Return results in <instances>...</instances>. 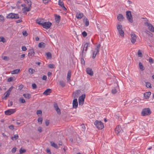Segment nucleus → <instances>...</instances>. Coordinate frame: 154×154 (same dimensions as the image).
I'll return each instance as SVG.
<instances>
[{
	"label": "nucleus",
	"instance_id": "412c9836",
	"mask_svg": "<svg viewBox=\"0 0 154 154\" xmlns=\"http://www.w3.org/2000/svg\"><path fill=\"white\" fill-rule=\"evenodd\" d=\"M151 94L150 91L146 92L144 94V97L145 99H147L149 98Z\"/></svg>",
	"mask_w": 154,
	"mask_h": 154
},
{
	"label": "nucleus",
	"instance_id": "49530a36",
	"mask_svg": "<svg viewBox=\"0 0 154 154\" xmlns=\"http://www.w3.org/2000/svg\"><path fill=\"white\" fill-rule=\"evenodd\" d=\"M81 63L82 64H83L84 65H85V61L83 59V57L81 58Z\"/></svg>",
	"mask_w": 154,
	"mask_h": 154
},
{
	"label": "nucleus",
	"instance_id": "473e14b6",
	"mask_svg": "<svg viewBox=\"0 0 154 154\" xmlns=\"http://www.w3.org/2000/svg\"><path fill=\"white\" fill-rule=\"evenodd\" d=\"M45 55L47 56L48 58L51 59L52 57L51 54L50 52H48L45 54Z\"/></svg>",
	"mask_w": 154,
	"mask_h": 154
},
{
	"label": "nucleus",
	"instance_id": "5fc2aeb1",
	"mask_svg": "<svg viewBox=\"0 0 154 154\" xmlns=\"http://www.w3.org/2000/svg\"><path fill=\"white\" fill-rule=\"evenodd\" d=\"M13 80V79L12 77H10L8 79V82H11Z\"/></svg>",
	"mask_w": 154,
	"mask_h": 154
},
{
	"label": "nucleus",
	"instance_id": "864d4df0",
	"mask_svg": "<svg viewBox=\"0 0 154 154\" xmlns=\"http://www.w3.org/2000/svg\"><path fill=\"white\" fill-rule=\"evenodd\" d=\"M32 87L33 89H35L37 88V85L35 83H33L32 84Z\"/></svg>",
	"mask_w": 154,
	"mask_h": 154
},
{
	"label": "nucleus",
	"instance_id": "603ef678",
	"mask_svg": "<svg viewBox=\"0 0 154 154\" xmlns=\"http://www.w3.org/2000/svg\"><path fill=\"white\" fill-rule=\"evenodd\" d=\"M149 62L151 63H153V60L151 57H150L149 58Z\"/></svg>",
	"mask_w": 154,
	"mask_h": 154
},
{
	"label": "nucleus",
	"instance_id": "4c0bfd02",
	"mask_svg": "<svg viewBox=\"0 0 154 154\" xmlns=\"http://www.w3.org/2000/svg\"><path fill=\"white\" fill-rule=\"evenodd\" d=\"M19 101L22 103H24L26 102L25 100L22 97L20 98L19 99Z\"/></svg>",
	"mask_w": 154,
	"mask_h": 154
},
{
	"label": "nucleus",
	"instance_id": "052dcab7",
	"mask_svg": "<svg viewBox=\"0 0 154 154\" xmlns=\"http://www.w3.org/2000/svg\"><path fill=\"white\" fill-rule=\"evenodd\" d=\"M22 49L23 51H25L27 50L26 47L25 46H23L22 47Z\"/></svg>",
	"mask_w": 154,
	"mask_h": 154
},
{
	"label": "nucleus",
	"instance_id": "dca6fc26",
	"mask_svg": "<svg viewBox=\"0 0 154 154\" xmlns=\"http://www.w3.org/2000/svg\"><path fill=\"white\" fill-rule=\"evenodd\" d=\"M119 89V85L118 84H117V86L112 90V93L113 94H115L117 93L118 90Z\"/></svg>",
	"mask_w": 154,
	"mask_h": 154
},
{
	"label": "nucleus",
	"instance_id": "6e6552de",
	"mask_svg": "<svg viewBox=\"0 0 154 154\" xmlns=\"http://www.w3.org/2000/svg\"><path fill=\"white\" fill-rule=\"evenodd\" d=\"M51 24V23L49 22H44L42 26L44 28L48 29L50 27Z\"/></svg>",
	"mask_w": 154,
	"mask_h": 154
},
{
	"label": "nucleus",
	"instance_id": "9b49d317",
	"mask_svg": "<svg viewBox=\"0 0 154 154\" xmlns=\"http://www.w3.org/2000/svg\"><path fill=\"white\" fill-rule=\"evenodd\" d=\"M54 107L57 111V114H60L61 113L60 110L59 108L57 103H54Z\"/></svg>",
	"mask_w": 154,
	"mask_h": 154
},
{
	"label": "nucleus",
	"instance_id": "f03ea898",
	"mask_svg": "<svg viewBox=\"0 0 154 154\" xmlns=\"http://www.w3.org/2000/svg\"><path fill=\"white\" fill-rule=\"evenodd\" d=\"M94 124L95 126L99 129H102L104 128L103 124L100 121L96 120Z\"/></svg>",
	"mask_w": 154,
	"mask_h": 154
},
{
	"label": "nucleus",
	"instance_id": "de8ad7c7",
	"mask_svg": "<svg viewBox=\"0 0 154 154\" xmlns=\"http://www.w3.org/2000/svg\"><path fill=\"white\" fill-rule=\"evenodd\" d=\"M82 35L84 37H85L87 36V33L85 31H84L82 32Z\"/></svg>",
	"mask_w": 154,
	"mask_h": 154
},
{
	"label": "nucleus",
	"instance_id": "c85d7f7f",
	"mask_svg": "<svg viewBox=\"0 0 154 154\" xmlns=\"http://www.w3.org/2000/svg\"><path fill=\"white\" fill-rule=\"evenodd\" d=\"M71 71L69 70L67 74V81H69L70 80V78L71 77Z\"/></svg>",
	"mask_w": 154,
	"mask_h": 154
},
{
	"label": "nucleus",
	"instance_id": "c756f323",
	"mask_svg": "<svg viewBox=\"0 0 154 154\" xmlns=\"http://www.w3.org/2000/svg\"><path fill=\"white\" fill-rule=\"evenodd\" d=\"M20 71V69H16L15 70H13L11 71V73L12 74H17L19 73V72Z\"/></svg>",
	"mask_w": 154,
	"mask_h": 154
},
{
	"label": "nucleus",
	"instance_id": "c03bdc74",
	"mask_svg": "<svg viewBox=\"0 0 154 154\" xmlns=\"http://www.w3.org/2000/svg\"><path fill=\"white\" fill-rule=\"evenodd\" d=\"M72 97L74 98H77L78 97V94L75 92H74L72 94Z\"/></svg>",
	"mask_w": 154,
	"mask_h": 154
},
{
	"label": "nucleus",
	"instance_id": "bf43d9fd",
	"mask_svg": "<svg viewBox=\"0 0 154 154\" xmlns=\"http://www.w3.org/2000/svg\"><path fill=\"white\" fill-rule=\"evenodd\" d=\"M16 148L14 147L11 150V152H12V153H14L16 152Z\"/></svg>",
	"mask_w": 154,
	"mask_h": 154
},
{
	"label": "nucleus",
	"instance_id": "09e8293b",
	"mask_svg": "<svg viewBox=\"0 0 154 154\" xmlns=\"http://www.w3.org/2000/svg\"><path fill=\"white\" fill-rule=\"evenodd\" d=\"M14 87L13 86H11V87H10L8 90L7 91H6L8 93H9L10 94L12 90V89Z\"/></svg>",
	"mask_w": 154,
	"mask_h": 154
},
{
	"label": "nucleus",
	"instance_id": "a878e982",
	"mask_svg": "<svg viewBox=\"0 0 154 154\" xmlns=\"http://www.w3.org/2000/svg\"><path fill=\"white\" fill-rule=\"evenodd\" d=\"M44 22L43 19L39 20L37 19V23L39 24L42 25V26L44 24Z\"/></svg>",
	"mask_w": 154,
	"mask_h": 154
},
{
	"label": "nucleus",
	"instance_id": "7c9ffc66",
	"mask_svg": "<svg viewBox=\"0 0 154 154\" xmlns=\"http://www.w3.org/2000/svg\"><path fill=\"white\" fill-rule=\"evenodd\" d=\"M23 96L26 98L29 99L31 98V95L29 94H24Z\"/></svg>",
	"mask_w": 154,
	"mask_h": 154
},
{
	"label": "nucleus",
	"instance_id": "72a5a7b5",
	"mask_svg": "<svg viewBox=\"0 0 154 154\" xmlns=\"http://www.w3.org/2000/svg\"><path fill=\"white\" fill-rule=\"evenodd\" d=\"M25 2L27 3L28 6L31 7L32 2L30 0H24Z\"/></svg>",
	"mask_w": 154,
	"mask_h": 154
},
{
	"label": "nucleus",
	"instance_id": "7ed1b4c3",
	"mask_svg": "<svg viewBox=\"0 0 154 154\" xmlns=\"http://www.w3.org/2000/svg\"><path fill=\"white\" fill-rule=\"evenodd\" d=\"M151 113V112L149 108H145L143 109L141 112V115L143 116H148L150 115Z\"/></svg>",
	"mask_w": 154,
	"mask_h": 154
},
{
	"label": "nucleus",
	"instance_id": "c9c22d12",
	"mask_svg": "<svg viewBox=\"0 0 154 154\" xmlns=\"http://www.w3.org/2000/svg\"><path fill=\"white\" fill-rule=\"evenodd\" d=\"M145 32L149 35L152 37L153 36V34L147 30H146L145 31Z\"/></svg>",
	"mask_w": 154,
	"mask_h": 154
},
{
	"label": "nucleus",
	"instance_id": "f8f14e48",
	"mask_svg": "<svg viewBox=\"0 0 154 154\" xmlns=\"http://www.w3.org/2000/svg\"><path fill=\"white\" fill-rule=\"evenodd\" d=\"M78 106V103L77 100V99H75L73 100L72 102V106L74 108L76 109Z\"/></svg>",
	"mask_w": 154,
	"mask_h": 154
},
{
	"label": "nucleus",
	"instance_id": "39448f33",
	"mask_svg": "<svg viewBox=\"0 0 154 154\" xmlns=\"http://www.w3.org/2000/svg\"><path fill=\"white\" fill-rule=\"evenodd\" d=\"M7 18L17 19L19 18L18 14L13 13H10L8 14L6 17Z\"/></svg>",
	"mask_w": 154,
	"mask_h": 154
},
{
	"label": "nucleus",
	"instance_id": "a211bd4d",
	"mask_svg": "<svg viewBox=\"0 0 154 154\" xmlns=\"http://www.w3.org/2000/svg\"><path fill=\"white\" fill-rule=\"evenodd\" d=\"M131 41L132 44L135 43V34L134 32H132L131 34Z\"/></svg>",
	"mask_w": 154,
	"mask_h": 154
},
{
	"label": "nucleus",
	"instance_id": "774afa93",
	"mask_svg": "<svg viewBox=\"0 0 154 154\" xmlns=\"http://www.w3.org/2000/svg\"><path fill=\"white\" fill-rule=\"evenodd\" d=\"M23 87V85H20L18 87V89L19 90H21Z\"/></svg>",
	"mask_w": 154,
	"mask_h": 154
},
{
	"label": "nucleus",
	"instance_id": "a19ab883",
	"mask_svg": "<svg viewBox=\"0 0 154 154\" xmlns=\"http://www.w3.org/2000/svg\"><path fill=\"white\" fill-rule=\"evenodd\" d=\"M146 86L148 88H151V84L149 82H146Z\"/></svg>",
	"mask_w": 154,
	"mask_h": 154
},
{
	"label": "nucleus",
	"instance_id": "4d7b16f0",
	"mask_svg": "<svg viewBox=\"0 0 154 154\" xmlns=\"http://www.w3.org/2000/svg\"><path fill=\"white\" fill-rule=\"evenodd\" d=\"M43 2L45 4H47L51 1V0H42Z\"/></svg>",
	"mask_w": 154,
	"mask_h": 154
},
{
	"label": "nucleus",
	"instance_id": "4468645a",
	"mask_svg": "<svg viewBox=\"0 0 154 154\" xmlns=\"http://www.w3.org/2000/svg\"><path fill=\"white\" fill-rule=\"evenodd\" d=\"M35 54V51L33 49H30L29 51L28 55L30 57V56L31 57L33 56Z\"/></svg>",
	"mask_w": 154,
	"mask_h": 154
},
{
	"label": "nucleus",
	"instance_id": "cd10ccee",
	"mask_svg": "<svg viewBox=\"0 0 154 154\" xmlns=\"http://www.w3.org/2000/svg\"><path fill=\"white\" fill-rule=\"evenodd\" d=\"M83 16L82 13H77L76 15V17L77 19H81Z\"/></svg>",
	"mask_w": 154,
	"mask_h": 154
},
{
	"label": "nucleus",
	"instance_id": "4be33fe9",
	"mask_svg": "<svg viewBox=\"0 0 154 154\" xmlns=\"http://www.w3.org/2000/svg\"><path fill=\"white\" fill-rule=\"evenodd\" d=\"M51 92V90L50 89H46L43 93L44 95H49Z\"/></svg>",
	"mask_w": 154,
	"mask_h": 154
},
{
	"label": "nucleus",
	"instance_id": "ea45409f",
	"mask_svg": "<svg viewBox=\"0 0 154 154\" xmlns=\"http://www.w3.org/2000/svg\"><path fill=\"white\" fill-rule=\"evenodd\" d=\"M137 55L139 57H142V52L140 50H139L137 53Z\"/></svg>",
	"mask_w": 154,
	"mask_h": 154
},
{
	"label": "nucleus",
	"instance_id": "6e6d98bb",
	"mask_svg": "<svg viewBox=\"0 0 154 154\" xmlns=\"http://www.w3.org/2000/svg\"><path fill=\"white\" fill-rule=\"evenodd\" d=\"M81 127L82 129V131H85V125L83 124L81 125Z\"/></svg>",
	"mask_w": 154,
	"mask_h": 154
},
{
	"label": "nucleus",
	"instance_id": "f257e3e1",
	"mask_svg": "<svg viewBox=\"0 0 154 154\" xmlns=\"http://www.w3.org/2000/svg\"><path fill=\"white\" fill-rule=\"evenodd\" d=\"M117 29L120 35L122 37H124V32L122 30V25L120 23H118L116 25Z\"/></svg>",
	"mask_w": 154,
	"mask_h": 154
},
{
	"label": "nucleus",
	"instance_id": "2f4dec72",
	"mask_svg": "<svg viewBox=\"0 0 154 154\" xmlns=\"http://www.w3.org/2000/svg\"><path fill=\"white\" fill-rule=\"evenodd\" d=\"M51 146L56 149H58L59 148L58 145L56 143H55L53 142H51Z\"/></svg>",
	"mask_w": 154,
	"mask_h": 154
},
{
	"label": "nucleus",
	"instance_id": "58836bf2",
	"mask_svg": "<svg viewBox=\"0 0 154 154\" xmlns=\"http://www.w3.org/2000/svg\"><path fill=\"white\" fill-rule=\"evenodd\" d=\"M29 73L32 74L35 72V70L32 68H30L29 69Z\"/></svg>",
	"mask_w": 154,
	"mask_h": 154
},
{
	"label": "nucleus",
	"instance_id": "423d86ee",
	"mask_svg": "<svg viewBox=\"0 0 154 154\" xmlns=\"http://www.w3.org/2000/svg\"><path fill=\"white\" fill-rule=\"evenodd\" d=\"M126 17L130 23H132L133 21L131 12L130 11H128L126 12Z\"/></svg>",
	"mask_w": 154,
	"mask_h": 154
},
{
	"label": "nucleus",
	"instance_id": "f704fd0d",
	"mask_svg": "<svg viewBox=\"0 0 154 154\" xmlns=\"http://www.w3.org/2000/svg\"><path fill=\"white\" fill-rule=\"evenodd\" d=\"M58 5L61 7H64V4L63 2L61 0H59L58 1Z\"/></svg>",
	"mask_w": 154,
	"mask_h": 154
},
{
	"label": "nucleus",
	"instance_id": "69168bd1",
	"mask_svg": "<svg viewBox=\"0 0 154 154\" xmlns=\"http://www.w3.org/2000/svg\"><path fill=\"white\" fill-rule=\"evenodd\" d=\"M9 129H10L11 130H13L14 129V126L13 125H11L9 126Z\"/></svg>",
	"mask_w": 154,
	"mask_h": 154
},
{
	"label": "nucleus",
	"instance_id": "b1692460",
	"mask_svg": "<svg viewBox=\"0 0 154 154\" xmlns=\"http://www.w3.org/2000/svg\"><path fill=\"white\" fill-rule=\"evenodd\" d=\"M117 19L119 21H122L124 19V18L122 14H119L118 16Z\"/></svg>",
	"mask_w": 154,
	"mask_h": 154
},
{
	"label": "nucleus",
	"instance_id": "0e129e2a",
	"mask_svg": "<svg viewBox=\"0 0 154 154\" xmlns=\"http://www.w3.org/2000/svg\"><path fill=\"white\" fill-rule=\"evenodd\" d=\"M45 123L46 125L47 126H48L49 124V120H46L45 121Z\"/></svg>",
	"mask_w": 154,
	"mask_h": 154
},
{
	"label": "nucleus",
	"instance_id": "338daca9",
	"mask_svg": "<svg viewBox=\"0 0 154 154\" xmlns=\"http://www.w3.org/2000/svg\"><path fill=\"white\" fill-rule=\"evenodd\" d=\"M0 20L2 21L4 20V17L2 15H0Z\"/></svg>",
	"mask_w": 154,
	"mask_h": 154
},
{
	"label": "nucleus",
	"instance_id": "5701e85b",
	"mask_svg": "<svg viewBox=\"0 0 154 154\" xmlns=\"http://www.w3.org/2000/svg\"><path fill=\"white\" fill-rule=\"evenodd\" d=\"M31 7L28 6V7H25L22 9V11H23V13H25L26 11H29L30 10V8Z\"/></svg>",
	"mask_w": 154,
	"mask_h": 154
},
{
	"label": "nucleus",
	"instance_id": "f3484780",
	"mask_svg": "<svg viewBox=\"0 0 154 154\" xmlns=\"http://www.w3.org/2000/svg\"><path fill=\"white\" fill-rule=\"evenodd\" d=\"M54 16L55 17V20L56 22L58 23L60 22V17L59 15L57 14H55Z\"/></svg>",
	"mask_w": 154,
	"mask_h": 154
},
{
	"label": "nucleus",
	"instance_id": "79ce46f5",
	"mask_svg": "<svg viewBox=\"0 0 154 154\" xmlns=\"http://www.w3.org/2000/svg\"><path fill=\"white\" fill-rule=\"evenodd\" d=\"M59 83L60 85L62 87H64L65 86L64 82L63 81H60Z\"/></svg>",
	"mask_w": 154,
	"mask_h": 154
},
{
	"label": "nucleus",
	"instance_id": "680f3d73",
	"mask_svg": "<svg viewBox=\"0 0 154 154\" xmlns=\"http://www.w3.org/2000/svg\"><path fill=\"white\" fill-rule=\"evenodd\" d=\"M46 151L47 152V153H48L49 154H51V152L49 148L47 149Z\"/></svg>",
	"mask_w": 154,
	"mask_h": 154
},
{
	"label": "nucleus",
	"instance_id": "ddd939ff",
	"mask_svg": "<svg viewBox=\"0 0 154 154\" xmlns=\"http://www.w3.org/2000/svg\"><path fill=\"white\" fill-rule=\"evenodd\" d=\"M86 72L88 74L91 76H92L93 75V72L91 69L88 68L86 69Z\"/></svg>",
	"mask_w": 154,
	"mask_h": 154
},
{
	"label": "nucleus",
	"instance_id": "0eeeda50",
	"mask_svg": "<svg viewBox=\"0 0 154 154\" xmlns=\"http://www.w3.org/2000/svg\"><path fill=\"white\" fill-rule=\"evenodd\" d=\"M144 24L148 27L149 29L151 32H154V27L152 24L146 22L144 23Z\"/></svg>",
	"mask_w": 154,
	"mask_h": 154
},
{
	"label": "nucleus",
	"instance_id": "e2e57ef3",
	"mask_svg": "<svg viewBox=\"0 0 154 154\" xmlns=\"http://www.w3.org/2000/svg\"><path fill=\"white\" fill-rule=\"evenodd\" d=\"M23 34L24 36H26L28 35V34L26 31H23Z\"/></svg>",
	"mask_w": 154,
	"mask_h": 154
},
{
	"label": "nucleus",
	"instance_id": "393cba45",
	"mask_svg": "<svg viewBox=\"0 0 154 154\" xmlns=\"http://www.w3.org/2000/svg\"><path fill=\"white\" fill-rule=\"evenodd\" d=\"M46 44L43 42L39 43L38 44V47L40 48H44L46 46Z\"/></svg>",
	"mask_w": 154,
	"mask_h": 154
},
{
	"label": "nucleus",
	"instance_id": "3c124183",
	"mask_svg": "<svg viewBox=\"0 0 154 154\" xmlns=\"http://www.w3.org/2000/svg\"><path fill=\"white\" fill-rule=\"evenodd\" d=\"M26 152V150L24 149H22L21 148L20 150V152L21 153H24Z\"/></svg>",
	"mask_w": 154,
	"mask_h": 154
},
{
	"label": "nucleus",
	"instance_id": "13d9d810",
	"mask_svg": "<svg viewBox=\"0 0 154 154\" xmlns=\"http://www.w3.org/2000/svg\"><path fill=\"white\" fill-rule=\"evenodd\" d=\"M36 113L37 115L41 114H42V111L41 110H37L36 112Z\"/></svg>",
	"mask_w": 154,
	"mask_h": 154
},
{
	"label": "nucleus",
	"instance_id": "e433bc0d",
	"mask_svg": "<svg viewBox=\"0 0 154 154\" xmlns=\"http://www.w3.org/2000/svg\"><path fill=\"white\" fill-rule=\"evenodd\" d=\"M18 134H15L13 137H12L11 139L13 140H16L18 138Z\"/></svg>",
	"mask_w": 154,
	"mask_h": 154
},
{
	"label": "nucleus",
	"instance_id": "a18cd8bd",
	"mask_svg": "<svg viewBox=\"0 0 154 154\" xmlns=\"http://www.w3.org/2000/svg\"><path fill=\"white\" fill-rule=\"evenodd\" d=\"M42 118H39L38 119V122H40V124H42Z\"/></svg>",
	"mask_w": 154,
	"mask_h": 154
},
{
	"label": "nucleus",
	"instance_id": "1a4fd4ad",
	"mask_svg": "<svg viewBox=\"0 0 154 154\" xmlns=\"http://www.w3.org/2000/svg\"><path fill=\"white\" fill-rule=\"evenodd\" d=\"M15 112V109H9L5 111V115H10L13 113Z\"/></svg>",
	"mask_w": 154,
	"mask_h": 154
},
{
	"label": "nucleus",
	"instance_id": "20e7f679",
	"mask_svg": "<svg viewBox=\"0 0 154 154\" xmlns=\"http://www.w3.org/2000/svg\"><path fill=\"white\" fill-rule=\"evenodd\" d=\"M100 47V44H99L96 46V47L95 48V51L93 52V54L92 56V58L93 59L95 58L97 54L99 52Z\"/></svg>",
	"mask_w": 154,
	"mask_h": 154
},
{
	"label": "nucleus",
	"instance_id": "aec40b11",
	"mask_svg": "<svg viewBox=\"0 0 154 154\" xmlns=\"http://www.w3.org/2000/svg\"><path fill=\"white\" fill-rule=\"evenodd\" d=\"M85 97V94H82L81 96H80L79 98V101L81 102H84V100Z\"/></svg>",
	"mask_w": 154,
	"mask_h": 154
},
{
	"label": "nucleus",
	"instance_id": "37998d69",
	"mask_svg": "<svg viewBox=\"0 0 154 154\" xmlns=\"http://www.w3.org/2000/svg\"><path fill=\"white\" fill-rule=\"evenodd\" d=\"M0 42L4 43L5 42V39L3 37H0Z\"/></svg>",
	"mask_w": 154,
	"mask_h": 154
},
{
	"label": "nucleus",
	"instance_id": "2eb2a0df",
	"mask_svg": "<svg viewBox=\"0 0 154 154\" xmlns=\"http://www.w3.org/2000/svg\"><path fill=\"white\" fill-rule=\"evenodd\" d=\"M115 130L116 133H117V134H118L121 132L122 129L119 125H118L116 128Z\"/></svg>",
	"mask_w": 154,
	"mask_h": 154
},
{
	"label": "nucleus",
	"instance_id": "9d476101",
	"mask_svg": "<svg viewBox=\"0 0 154 154\" xmlns=\"http://www.w3.org/2000/svg\"><path fill=\"white\" fill-rule=\"evenodd\" d=\"M89 44V43H86L84 45L82 54V56L84 53L85 54V53L84 52V51H85L86 52L87 51L88 47Z\"/></svg>",
	"mask_w": 154,
	"mask_h": 154
},
{
	"label": "nucleus",
	"instance_id": "6ab92c4d",
	"mask_svg": "<svg viewBox=\"0 0 154 154\" xmlns=\"http://www.w3.org/2000/svg\"><path fill=\"white\" fill-rule=\"evenodd\" d=\"M83 21L85 23V26H87L89 25V20L88 19L85 17H84L83 19Z\"/></svg>",
	"mask_w": 154,
	"mask_h": 154
},
{
	"label": "nucleus",
	"instance_id": "bb28decb",
	"mask_svg": "<svg viewBox=\"0 0 154 154\" xmlns=\"http://www.w3.org/2000/svg\"><path fill=\"white\" fill-rule=\"evenodd\" d=\"M139 67L140 69V70L141 71H143L145 69V67L143 65V64L142 63L140 62L139 63Z\"/></svg>",
	"mask_w": 154,
	"mask_h": 154
},
{
	"label": "nucleus",
	"instance_id": "8fccbe9b",
	"mask_svg": "<svg viewBox=\"0 0 154 154\" xmlns=\"http://www.w3.org/2000/svg\"><path fill=\"white\" fill-rule=\"evenodd\" d=\"M48 68H53L54 67V65L53 64H50L48 66Z\"/></svg>",
	"mask_w": 154,
	"mask_h": 154
}]
</instances>
